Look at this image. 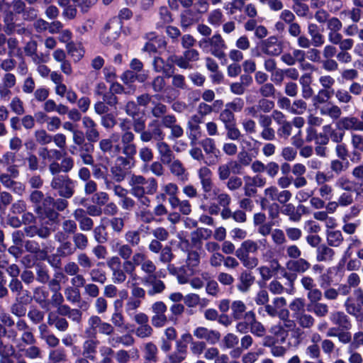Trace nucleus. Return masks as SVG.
Masks as SVG:
<instances>
[{
	"label": "nucleus",
	"mask_w": 363,
	"mask_h": 363,
	"mask_svg": "<svg viewBox=\"0 0 363 363\" xmlns=\"http://www.w3.org/2000/svg\"><path fill=\"white\" fill-rule=\"evenodd\" d=\"M67 206L68 201L65 199L55 200L51 196L45 197L43 203L35 208V211L38 214L41 227H43L44 225H57L60 223V214L55 211V208L59 211H62Z\"/></svg>",
	"instance_id": "f257e3e1"
},
{
	"label": "nucleus",
	"mask_w": 363,
	"mask_h": 363,
	"mask_svg": "<svg viewBox=\"0 0 363 363\" xmlns=\"http://www.w3.org/2000/svg\"><path fill=\"white\" fill-rule=\"evenodd\" d=\"M51 186L58 190L60 196L69 199L74 194V183L68 175H57L53 177L51 182Z\"/></svg>",
	"instance_id": "f03ea898"
},
{
	"label": "nucleus",
	"mask_w": 363,
	"mask_h": 363,
	"mask_svg": "<svg viewBox=\"0 0 363 363\" xmlns=\"http://www.w3.org/2000/svg\"><path fill=\"white\" fill-rule=\"evenodd\" d=\"M152 315L151 317V324L155 328L164 327L168 322V318L166 315L167 307L166 304L161 301L153 303L151 306Z\"/></svg>",
	"instance_id": "7ed1b4c3"
},
{
	"label": "nucleus",
	"mask_w": 363,
	"mask_h": 363,
	"mask_svg": "<svg viewBox=\"0 0 363 363\" xmlns=\"http://www.w3.org/2000/svg\"><path fill=\"white\" fill-rule=\"evenodd\" d=\"M148 41L145 44L143 50L149 53H157L158 49H165L167 42L164 37L157 35L155 32L146 34Z\"/></svg>",
	"instance_id": "20e7f679"
},
{
	"label": "nucleus",
	"mask_w": 363,
	"mask_h": 363,
	"mask_svg": "<svg viewBox=\"0 0 363 363\" xmlns=\"http://www.w3.org/2000/svg\"><path fill=\"white\" fill-rule=\"evenodd\" d=\"M230 315L234 320H248L251 314H254L252 311H247L246 304L240 300H235L231 303Z\"/></svg>",
	"instance_id": "39448f33"
},
{
	"label": "nucleus",
	"mask_w": 363,
	"mask_h": 363,
	"mask_svg": "<svg viewBox=\"0 0 363 363\" xmlns=\"http://www.w3.org/2000/svg\"><path fill=\"white\" fill-rule=\"evenodd\" d=\"M130 160L122 156L116 158L115 165L111 168L113 178L117 182L124 180L126 175V170L131 168Z\"/></svg>",
	"instance_id": "423d86ee"
},
{
	"label": "nucleus",
	"mask_w": 363,
	"mask_h": 363,
	"mask_svg": "<svg viewBox=\"0 0 363 363\" xmlns=\"http://www.w3.org/2000/svg\"><path fill=\"white\" fill-rule=\"evenodd\" d=\"M261 50L266 55L278 56L283 50L282 43L276 36H270L262 42Z\"/></svg>",
	"instance_id": "0eeeda50"
},
{
	"label": "nucleus",
	"mask_w": 363,
	"mask_h": 363,
	"mask_svg": "<svg viewBox=\"0 0 363 363\" xmlns=\"http://www.w3.org/2000/svg\"><path fill=\"white\" fill-rule=\"evenodd\" d=\"M255 277L252 272L248 270H242L238 277L236 289L241 293H247L255 284Z\"/></svg>",
	"instance_id": "6e6552de"
},
{
	"label": "nucleus",
	"mask_w": 363,
	"mask_h": 363,
	"mask_svg": "<svg viewBox=\"0 0 363 363\" xmlns=\"http://www.w3.org/2000/svg\"><path fill=\"white\" fill-rule=\"evenodd\" d=\"M142 282L145 286H151L147 290V294L150 296L161 294L165 289L164 283L157 279V275L144 277L142 279Z\"/></svg>",
	"instance_id": "1a4fd4ad"
},
{
	"label": "nucleus",
	"mask_w": 363,
	"mask_h": 363,
	"mask_svg": "<svg viewBox=\"0 0 363 363\" xmlns=\"http://www.w3.org/2000/svg\"><path fill=\"white\" fill-rule=\"evenodd\" d=\"M193 334L198 339L206 340L211 345L217 343L220 338V333L218 331L209 330L205 327L196 328L194 330Z\"/></svg>",
	"instance_id": "9d476101"
},
{
	"label": "nucleus",
	"mask_w": 363,
	"mask_h": 363,
	"mask_svg": "<svg viewBox=\"0 0 363 363\" xmlns=\"http://www.w3.org/2000/svg\"><path fill=\"white\" fill-rule=\"evenodd\" d=\"M48 324L54 326L57 331L62 333L66 332L69 327V323L65 318L55 315L53 312L48 315Z\"/></svg>",
	"instance_id": "9b49d317"
},
{
	"label": "nucleus",
	"mask_w": 363,
	"mask_h": 363,
	"mask_svg": "<svg viewBox=\"0 0 363 363\" xmlns=\"http://www.w3.org/2000/svg\"><path fill=\"white\" fill-rule=\"evenodd\" d=\"M289 311L287 309L281 310L280 314L278 316L279 319L282 321L281 324L285 330H286V333L290 330H294L295 329L294 333L296 334L297 337L301 336L303 334V332L299 328H296V320H291L289 318Z\"/></svg>",
	"instance_id": "f8f14e48"
},
{
	"label": "nucleus",
	"mask_w": 363,
	"mask_h": 363,
	"mask_svg": "<svg viewBox=\"0 0 363 363\" xmlns=\"http://www.w3.org/2000/svg\"><path fill=\"white\" fill-rule=\"evenodd\" d=\"M158 348L152 342L144 344L143 363H157L158 362Z\"/></svg>",
	"instance_id": "ddd939ff"
},
{
	"label": "nucleus",
	"mask_w": 363,
	"mask_h": 363,
	"mask_svg": "<svg viewBox=\"0 0 363 363\" xmlns=\"http://www.w3.org/2000/svg\"><path fill=\"white\" fill-rule=\"evenodd\" d=\"M286 300L284 297H276L273 299L272 304L264 306L265 312L272 318L279 316L281 308L286 306Z\"/></svg>",
	"instance_id": "4468645a"
},
{
	"label": "nucleus",
	"mask_w": 363,
	"mask_h": 363,
	"mask_svg": "<svg viewBox=\"0 0 363 363\" xmlns=\"http://www.w3.org/2000/svg\"><path fill=\"white\" fill-rule=\"evenodd\" d=\"M99 341L96 337H88L82 345V354L84 357L89 358L91 360H94L96 358L97 347Z\"/></svg>",
	"instance_id": "2eb2a0df"
},
{
	"label": "nucleus",
	"mask_w": 363,
	"mask_h": 363,
	"mask_svg": "<svg viewBox=\"0 0 363 363\" xmlns=\"http://www.w3.org/2000/svg\"><path fill=\"white\" fill-rule=\"evenodd\" d=\"M286 267L289 272L302 274L311 267V264L306 259L299 258L288 261Z\"/></svg>",
	"instance_id": "dca6fc26"
},
{
	"label": "nucleus",
	"mask_w": 363,
	"mask_h": 363,
	"mask_svg": "<svg viewBox=\"0 0 363 363\" xmlns=\"http://www.w3.org/2000/svg\"><path fill=\"white\" fill-rule=\"evenodd\" d=\"M137 264H138V266H140L141 270L147 274L146 277L157 275L155 264L152 260L147 259L144 253L138 252V262Z\"/></svg>",
	"instance_id": "f3484780"
},
{
	"label": "nucleus",
	"mask_w": 363,
	"mask_h": 363,
	"mask_svg": "<svg viewBox=\"0 0 363 363\" xmlns=\"http://www.w3.org/2000/svg\"><path fill=\"white\" fill-rule=\"evenodd\" d=\"M330 321L343 329H349L351 326L347 315L342 311H333L330 315Z\"/></svg>",
	"instance_id": "a211bd4d"
},
{
	"label": "nucleus",
	"mask_w": 363,
	"mask_h": 363,
	"mask_svg": "<svg viewBox=\"0 0 363 363\" xmlns=\"http://www.w3.org/2000/svg\"><path fill=\"white\" fill-rule=\"evenodd\" d=\"M200 14L196 11L186 9L181 14V26L184 28L193 25L199 20Z\"/></svg>",
	"instance_id": "6ab92c4d"
},
{
	"label": "nucleus",
	"mask_w": 363,
	"mask_h": 363,
	"mask_svg": "<svg viewBox=\"0 0 363 363\" xmlns=\"http://www.w3.org/2000/svg\"><path fill=\"white\" fill-rule=\"evenodd\" d=\"M108 342L112 347H116L120 344L125 347H130L135 344V338L132 335L126 333L121 336L110 337Z\"/></svg>",
	"instance_id": "aec40b11"
},
{
	"label": "nucleus",
	"mask_w": 363,
	"mask_h": 363,
	"mask_svg": "<svg viewBox=\"0 0 363 363\" xmlns=\"http://www.w3.org/2000/svg\"><path fill=\"white\" fill-rule=\"evenodd\" d=\"M138 252H135L133 256L132 257V259L129 260L126 259L123 262L122 264V267L126 274L130 275V278L133 281H135L137 279V275L135 273L136 267L138 266Z\"/></svg>",
	"instance_id": "412c9836"
},
{
	"label": "nucleus",
	"mask_w": 363,
	"mask_h": 363,
	"mask_svg": "<svg viewBox=\"0 0 363 363\" xmlns=\"http://www.w3.org/2000/svg\"><path fill=\"white\" fill-rule=\"evenodd\" d=\"M102 322L103 320L101 318L96 315H92L89 318V328H86L84 331L87 337H96L97 330L100 327Z\"/></svg>",
	"instance_id": "4be33fe9"
},
{
	"label": "nucleus",
	"mask_w": 363,
	"mask_h": 363,
	"mask_svg": "<svg viewBox=\"0 0 363 363\" xmlns=\"http://www.w3.org/2000/svg\"><path fill=\"white\" fill-rule=\"evenodd\" d=\"M157 147L161 156L162 162L166 164L171 163L174 156L169 145L165 142H158Z\"/></svg>",
	"instance_id": "5701e85b"
},
{
	"label": "nucleus",
	"mask_w": 363,
	"mask_h": 363,
	"mask_svg": "<svg viewBox=\"0 0 363 363\" xmlns=\"http://www.w3.org/2000/svg\"><path fill=\"white\" fill-rule=\"evenodd\" d=\"M250 315L248 320L250 321V330L251 333L259 337H264L266 334L265 327L261 322L257 320L255 313Z\"/></svg>",
	"instance_id": "b1692460"
},
{
	"label": "nucleus",
	"mask_w": 363,
	"mask_h": 363,
	"mask_svg": "<svg viewBox=\"0 0 363 363\" xmlns=\"http://www.w3.org/2000/svg\"><path fill=\"white\" fill-rule=\"evenodd\" d=\"M335 252L325 245H320L316 250V259L318 262H330L333 259Z\"/></svg>",
	"instance_id": "393cba45"
},
{
	"label": "nucleus",
	"mask_w": 363,
	"mask_h": 363,
	"mask_svg": "<svg viewBox=\"0 0 363 363\" xmlns=\"http://www.w3.org/2000/svg\"><path fill=\"white\" fill-rule=\"evenodd\" d=\"M186 346L178 342L177 345V351L168 355V359L170 363H181L186 358Z\"/></svg>",
	"instance_id": "a878e982"
},
{
	"label": "nucleus",
	"mask_w": 363,
	"mask_h": 363,
	"mask_svg": "<svg viewBox=\"0 0 363 363\" xmlns=\"http://www.w3.org/2000/svg\"><path fill=\"white\" fill-rule=\"evenodd\" d=\"M294 319L302 328L310 329L315 324V318L313 316L306 313V311L297 315Z\"/></svg>",
	"instance_id": "bb28decb"
},
{
	"label": "nucleus",
	"mask_w": 363,
	"mask_h": 363,
	"mask_svg": "<svg viewBox=\"0 0 363 363\" xmlns=\"http://www.w3.org/2000/svg\"><path fill=\"white\" fill-rule=\"evenodd\" d=\"M269 217L271 219L267 223L262 227H272L279 225V206L277 203H273L268 206Z\"/></svg>",
	"instance_id": "cd10ccee"
},
{
	"label": "nucleus",
	"mask_w": 363,
	"mask_h": 363,
	"mask_svg": "<svg viewBox=\"0 0 363 363\" xmlns=\"http://www.w3.org/2000/svg\"><path fill=\"white\" fill-rule=\"evenodd\" d=\"M308 311L313 313L317 317L323 318L328 314L329 308L326 303L318 302L308 304Z\"/></svg>",
	"instance_id": "c85d7f7f"
},
{
	"label": "nucleus",
	"mask_w": 363,
	"mask_h": 363,
	"mask_svg": "<svg viewBox=\"0 0 363 363\" xmlns=\"http://www.w3.org/2000/svg\"><path fill=\"white\" fill-rule=\"evenodd\" d=\"M203 43H210V45H211L213 48V49L227 48L224 40L222 38L221 35L219 33L214 34L211 38H202L199 41L200 47L202 46Z\"/></svg>",
	"instance_id": "c756f323"
},
{
	"label": "nucleus",
	"mask_w": 363,
	"mask_h": 363,
	"mask_svg": "<svg viewBox=\"0 0 363 363\" xmlns=\"http://www.w3.org/2000/svg\"><path fill=\"white\" fill-rule=\"evenodd\" d=\"M160 21L157 23V28H163L166 24L173 21L172 13L167 6H161L159 11Z\"/></svg>",
	"instance_id": "7c9ffc66"
},
{
	"label": "nucleus",
	"mask_w": 363,
	"mask_h": 363,
	"mask_svg": "<svg viewBox=\"0 0 363 363\" xmlns=\"http://www.w3.org/2000/svg\"><path fill=\"white\" fill-rule=\"evenodd\" d=\"M111 26L106 23L104 27V31L101 34V42L106 45H111L120 35V32L115 31L113 34L109 33Z\"/></svg>",
	"instance_id": "2f4dec72"
},
{
	"label": "nucleus",
	"mask_w": 363,
	"mask_h": 363,
	"mask_svg": "<svg viewBox=\"0 0 363 363\" xmlns=\"http://www.w3.org/2000/svg\"><path fill=\"white\" fill-rule=\"evenodd\" d=\"M257 250V243L252 240H247L241 244V246L236 250L235 254L238 255V253H242L243 255H249L250 253H255Z\"/></svg>",
	"instance_id": "473e14b6"
},
{
	"label": "nucleus",
	"mask_w": 363,
	"mask_h": 363,
	"mask_svg": "<svg viewBox=\"0 0 363 363\" xmlns=\"http://www.w3.org/2000/svg\"><path fill=\"white\" fill-rule=\"evenodd\" d=\"M64 293L68 302L72 304L80 302L81 294L79 289L69 286L65 289Z\"/></svg>",
	"instance_id": "72a5a7b5"
},
{
	"label": "nucleus",
	"mask_w": 363,
	"mask_h": 363,
	"mask_svg": "<svg viewBox=\"0 0 363 363\" xmlns=\"http://www.w3.org/2000/svg\"><path fill=\"white\" fill-rule=\"evenodd\" d=\"M345 307L346 311L356 317V319L357 322H362L363 320V314L360 313L361 308L355 303L350 301V299H347L345 303Z\"/></svg>",
	"instance_id": "f704fd0d"
},
{
	"label": "nucleus",
	"mask_w": 363,
	"mask_h": 363,
	"mask_svg": "<svg viewBox=\"0 0 363 363\" xmlns=\"http://www.w3.org/2000/svg\"><path fill=\"white\" fill-rule=\"evenodd\" d=\"M327 240L330 245L338 246L343 240L341 231L335 228H328Z\"/></svg>",
	"instance_id": "c9c22d12"
},
{
	"label": "nucleus",
	"mask_w": 363,
	"mask_h": 363,
	"mask_svg": "<svg viewBox=\"0 0 363 363\" xmlns=\"http://www.w3.org/2000/svg\"><path fill=\"white\" fill-rule=\"evenodd\" d=\"M28 318L35 325L41 323L45 318V313L37 307H30L28 313Z\"/></svg>",
	"instance_id": "e433bc0d"
},
{
	"label": "nucleus",
	"mask_w": 363,
	"mask_h": 363,
	"mask_svg": "<svg viewBox=\"0 0 363 363\" xmlns=\"http://www.w3.org/2000/svg\"><path fill=\"white\" fill-rule=\"evenodd\" d=\"M27 348H19V351L23 352L24 356L29 359H37L42 358V350L38 346L30 345Z\"/></svg>",
	"instance_id": "4c0bfd02"
},
{
	"label": "nucleus",
	"mask_w": 363,
	"mask_h": 363,
	"mask_svg": "<svg viewBox=\"0 0 363 363\" xmlns=\"http://www.w3.org/2000/svg\"><path fill=\"white\" fill-rule=\"evenodd\" d=\"M235 256L247 269H252L258 265L259 260L255 257H250V255H243L242 253H238V255H235Z\"/></svg>",
	"instance_id": "58836bf2"
},
{
	"label": "nucleus",
	"mask_w": 363,
	"mask_h": 363,
	"mask_svg": "<svg viewBox=\"0 0 363 363\" xmlns=\"http://www.w3.org/2000/svg\"><path fill=\"white\" fill-rule=\"evenodd\" d=\"M188 128L189 129L187 131L188 137L191 140V145L194 146L196 143L197 139L201 135V130L199 125L192 124V121L188 122Z\"/></svg>",
	"instance_id": "ea45409f"
},
{
	"label": "nucleus",
	"mask_w": 363,
	"mask_h": 363,
	"mask_svg": "<svg viewBox=\"0 0 363 363\" xmlns=\"http://www.w3.org/2000/svg\"><path fill=\"white\" fill-rule=\"evenodd\" d=\"M152 327L149 323L138 325L135 330V334L140 339L149 338L152 337L154 332Z\"/></svg>",
	"instance_id": "a19ab883"
},
{
	"label": "nucleus",
	"mask_w": 363,
	"mask_h": 363,
	"mask_svg": "<svg viewBox=\"0 0 363 363\" xmlns=\"http://www.w3.org/2000/svg\"><path fill=\"white\" fill-rule=\"evenodd\" d=\"M19 299V297H16L15 302L10 307V311L15 316L21 318L26 314L27 310L26 306Z\"/></svg>",
	"instance_id": "79ce46f5"
},
{
	"label": "nucleus",
	"mask_w": 363,
	"mask_h": 363,
	"mask_svg": "<svg viewBox=\"0 0 363 363\" xmlns=\"http://www.w3.org/2000/svg\"><path fill=\"white\" fill-rule=\"evenodd\" d=\"M289 308L293 313V318L305 311V302L303 298H296L294 299L289 304Z\"/></svg>",
	"instance_id": "37998d69"
},
{
	"label": "nucleus",
	"mask_w": 363,
	"mask_h": 363,
	"mask_svg": "<svg viewBox=\"0 0 363 363\" xmlns=\"http://www.w3.org/2000/svg\"><path fill=\"white\" fill-rule=\"evenodd\" d=\"M357 121V118L355 117H343L336 123V127L341 130L353 129Z\"/></svg>",
	"instance_id": "c03bdc74"
},
{
	"label": "nucleus",
	"mask_w": 363,
	"mask_h": 363,
	"mask_svg": "<svg viewBox=\"0 0 363 363\" xmlns=\"http://www.w3.org/2000/svg\"><path fill=\"white\" fill-rule=\"evenodd\" d=\"M67 355L64 349L58 348L51 350L48 354V359L52 363H60L66 361Z\"/></svg>",
	"instance_id": "a18cd8bd"
},
{
	"label": "nucleus",
	"mask_w": 363,
	"mask_h": 363,
	"mask_svg": "<svg viewBox=\"0 0 363 363\" xmlns=\"http://www.w3.org/2000/svg\"><path fill=\"white\" fill-rule=\"evenodd\" d=\"M199 263L200 258L199 253L195 251L189 252L186 259V266L191 271V274L194 273L195 268L199 266Z\"/></svg>",
	"instance_id": "49530a36"
},
{
	"label": "nucleus",
	"mask_w": 363,
	"mask_h": 363,
	"mask_svg": "<svg viewBox=\"0 0 363 363\" xmlns=\"http://www.w3.org/2000/svg\"><path fill=\"white\" fill-rule=\"evenodd\" d=\"M66 48L68 54L71 55L76 62L79 61L84 56V51L79 50L73 41L67 43Z\"/></svg>",
	"instance_id": "de8ad7c7"
},
{
	"label": "nucleus",
	"mask_w": 363,
	"mask_h": 363,
	"mask_svg": "<svg viewBox=\"0 0 363 363\" xmlns=\"http://www.w3.org/2000/svg\"><path fill=\"white\" fill-rule=\"evenodd\" d=\"M89 274L93 282L104 284L107 280L105 272L100 269H93L89 272Z\"/></svg>",
	"instance_id": "09e8293b"
},
{
	"label": "nucleus",
	"mask_w": 363,
	"mask_h": 363,
	"mask_svg": "<svg viewBox=\"0 0 363 363\" xmlns=\"http://www.w3.org/2000/svg\"><path fill=\"white\" fill-rule=\"evenodd\" d=\"M211 233L208 228H196L191 234L192 242L196 244L201 240L207 239L210 236Z\"/></svg>",
	"instance_id": "8fccbe9b"
},
{
	"label": "nucleus",
	"mask_w": 363,
	"mask_h": 363,
	"mask_svg": "<svg viewBox=\"0 0 363 363\" xmlns=\"http://www.w3.org/2000/svg\"><path fill=\"white\" fill-rule=\"evenodd\" d=\"M33 296L35 301L43 308L48 296V292L43 287H37L33 291Z\"/></svg>",
	"instance_id": "3c124183"
},
{
	"label": "nucleus",
	"mask_w": 363,
	"mask_h": 363,
	"mask_svg": "<svg viewBox=\"0 0 363 363\" xmlns=\"http://www.w3.org/2000/svg\"><path fill=\"white\" fill-rule=\"evenodd\" d=\"M142 303L141 300L135 299L133 298H130L125 305V310L126 313L132 317L134 314L135 311L140 307Z\"/></svg>",
	"instance_id": "603ef678"
},
{
	"label": "nucleus",
	"mask_w": 363,
	"mask_h": 363,
	"mask_svg": "<svg viewBox=\"0 0 363 363\" xmlns=\"http://www.w3.org/2000/svg\"><path fill=\"white\" fill-rule=\"evenodd\" d=\"M331 95L330 94V91L326 89H320L318 94L314 96L312 99L313 106L315 108H318V104H323L327 101Z\"/></svg>",
	"instance_id": "864d4df0"
},
{
	"label": "nucleus",
	"mask_w": 363,
	"mask_h": 363,
	"mask_svg": "<svg viewBox=\"0 0 363 363\" xmlns=\"http://www.w3.org/2000/svg\"><path fill=\"white\" fill-rule=\"evenodd\" d=\"M219 118L220 120L224 123L225 128H228V125L235 123L234 113L228 108L224 109L220 113Z\"/></svg>",
	"instance_id": "5fc2aeb1"
},
{
	"label": "nucleus",
	"mask_w": 363,
	"mask_h": 363,
	"mask_svg": "<svg viewBox=\"0 0 363 363\" xmlns=\"http://www.w3.org/2000/svg\"><path fill=\"white\" fill-rule=\"evenodd\" d=\"M149 127L152 128L151 132L152 134V137L154 136L156 140H158L160 142L164 140V134L160 128V125L158 121H152L151 123H149Z\"/></svg>",
	"instance_id": "6e6d98bb"
},
{
	"label": "nucleus",
	"mask_w": 363,
	"mask_h": 363,
	"mask_svg": "<svg viewBox=\"0 0 363 363\" xmlns=\"http://www.w3.org/2000/svg\"><path fill=\"white\" fill-rule=\"evenodd\" d=\"M201 302L199 295L194 293L186 295L184 298V304L189 308H194Z\"/></svg>",
	"instance_id": "4d7b16f0"
},
{
	"label": "nucleus",
	"mask_w": 363,
	"mask_h": 363,
	"mask_svg": "<svg viewBox=\"0 0 363 363\" xmlns=\"http://www.w3.org/2000/svg\"><path fill=\"white\" fill-rule=\"evenodd\" d=\"M270 333L275 337H281L282 342H284L287 336L286 330H285L279 322L277 324L272 325L269 329Z\"/></svg>",
	"instance_id": "13d9d810"
},
{
	"label": "nucleus",
	"mask_w": 363,
	"mask_h": 363,
	"mask_svg": "<svg viewBox=\"0 0 363 363\" xmlns=\"http://www.w3.org/2000/svg\"><path fill=\"white\" fill-rule=\"evenodd\" d=\"M112 271V280L115 284H122L126 280V273L122 267L114 269Z\"/></svg>",
	"instance_id": "bf43d9fd"
},
{
	"label": "nucleus",
	"mask_w": 363,
	"mask_h": 363,
	"mask_svg": "<svg viewBox=\"0 0 363 363\" xmlns=\"http://www.w3.org/2000/svg\"><path fill=\"white\" fill-rule=\"evenodd\" d=\"M223 13L219 9L211 12L208 18V22L213 26L218 27L221 23Z\"/></svg>",
	"instance_id": "052dcab7"
},
{
	"label": "nucleus",
	"mask_w": 363,
	"mask_h": 363,
	"mask_svg": "<svg viewBox=\"0 0 363 363\" xmlns=\"http://www.w3.org/2000/svg\"><path fill=\"white\" fill-rule=\"evenodd\" d=\"M35 137L36 138V141L40 145L48 144L52 140V137L48 135L43 129L35 130Z\"/></svg>",
	"instance_id": "680f3d73"
},
{
	"label": "nucleus",
	"mask_w": 363,
	"mask_h": 363,
	"mask_svg": "<svg viewBox=\"0 0 363 363\" xmlns=\"http://www.w3.org/2000/svg\"><path fill=\"white\" fill-rule=\"evenodd\" d=\"M282 212H283V213L289 216L290 219L293 221L300 220L299 212L296 211L295 206L292 203L286 204L285 208Z\"/></svg>",
	"instance_id": "e2e57ef3"
},
{
	"label": "nucleus",
	"mask_w": 363,
	"mask_h": 363,
	"mask_svg": "<svg viewBox=\"0 0 363 363\" xmlns=\"http://www.w3.org/2000/svg\"><path fill=\"white\" fill-rule=\"evenodd\" d=\"M139 107H138V105L131 101H128L126 105H125V113L131 116L133 118H135V117H137V116H139L142 114H143V113H140V111H139Z\"/></svg>",
	"instance_id": "0e129e2a"
},
{
	"label": "nucleus",
	"mask_w": 363,
	"mask_h": 363,
	"mask_svg": "<svg viewBox=\"0 0 363 363\" xmlns=\"http://www.w3.org/2000/svg\"><path fill=\"white\" fill-rule=\"evenodd\" d=\"M131 296L133 298L142 300L145 298V290L139 286L136 282H133L131 284Z\"/></svg>",
	"instance_id": "69168bd1"
},
{
	"label": "nucleus",
	"mask_w": 363,
	"mask_h": 363,
	"mask_svg": "<svg viewBox=\"0 0 363 363\" xmlns=\"http://www.w3.org/2000/svg\"><path fill=\"white\" fill-rule=\"evenodd\" d=\"M94 308L98 314H103L107 311L108 302L103 296H99L94 301Z\"/></svg>",
	"instance_id": "338daca9"
},
{
	"label": "nucleus",
	"mask_w": 363,
	"mask_h": 363,
	"mask_svg": "<svg viewBox=\"0 0 363 363\" xmlns=\"http://www.w3.org/2000/svg\"><path fill=\"white\" fill-rule=\"evenodd\" d=\"M78 265L84 269H90L94 266L91 258L85 253H80L77 256Z\"/></svg>",
	"instance_id": "774afa93"
}]
</instances>
